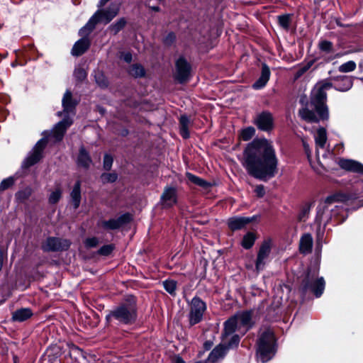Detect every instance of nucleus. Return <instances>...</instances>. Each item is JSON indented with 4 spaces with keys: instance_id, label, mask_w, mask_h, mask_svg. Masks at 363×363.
I'll return each mask as SVG.
<instances>
[{
    "instance_id": "obj_1",
    "label": "nucleus",
    "mask_w": 363,
    "mask_h": 363,
    "mask_svg": "<svg viewBox=\"0 0 363 363\" xmlns=\"http://www.w3.org/2000/svg\"><path fill=\"white\" fill-rule=\"evenodd\" d=\"M242 165L250 175L259 180L274 177L278 159L272 142L265 138L253 140L244 151Z\"/></svg>"
},
{
    "instance_id": "obj_2",
    "label": "nucleus",
    "mask_w": 363,
    "mask_h": 363,
    "mask_svg": "<svg viewBox=\"0 0 363 363\" xmlns=\"http://www.w3.org/2000/svg\"><path fill=\"white\" fill-rule=\"evenodd\" d=\"M363 196V182L358 181L352 186L349 194L340 192L328 196L318 207L316 221L319 225H326L333 220L335 224L342 223L345 220L344 212L337 204L349 200L357 199Z\"/></svg>"
},
{
    "instance_id": "obj_3",
    "label": "nucleus",
    "mask_w": 363,
    "mask_h": 363,
    "mask_svg": "<svg viewBox=\"0 0 363 363\" xmlns=\"http://www.w3.org/2000/svg\"><path fill=\"white\" fill-rule=\"evenodd\" d=\"M252 313L250 311H242L232 316L224 324V331L222 335V343L227 344L228 350L237 347L240 342L238 335H234L238 332L244 335L252 327Z\"/></svg>"
},
{
    "instance_id": "obj_4",
    "label": "nucleus",
    "mask_w": 363,
    "mask_h": 363,
    "mask_svg": "<svg viewBox=\"0 0 363 363\" xmlns=\"http://www.w3.org/2000/svg\"><path fill=\"white\" fill-rule=\"evenodd\" d=\"M314 138L316 148L317 164L311 161V151L309 146L305 143H303V146L312 168L317 172L321 173L322 169H326L328 166L327 160L332 158L333 153L328 150L327 133L324 128H320L318 129L314 135Z\"/></svg>"
},
{
    "instance_id": "obj_5",
    "label": "nucleus",
    "mask_w": 363,
    "mask_h": 363,
    "mask_svg": "<svg viewBox=\"0 0 363 363\" xmlns=\"http://www.w3.org/2000/svg\"><path fill=\"white\" fill-rule=\"evenodd\" d=\"M333 87V84L327 80H323L315 86L311 93V104L314 106L319 118L327 120L329 118L327 100V91Z\"/></svg>"
},
{
    "instance_id": "obj_6",
    "label": "nucleus",
    "mask_w": 363,
    "mask_h": 363,
    "mask_svg": "<svg viewBox=\"0 0 363 363\" xmlns=\"http://www.w3.org/2000/svg\"><path fill=\"white\" fill-rule=\"evenodd\" d=\"M137 318L136 303L133 297H130L127 302L111 311L106 315L107 321L113 319L123 324L133 323Z\"/></svg>"
},
{
    "instance_id": "obj_7",
    "label": "nucleus",
    "mask_w": 363,
    "mask_h": 363,
    "mask_svg": "<svg viewBox=\"0 0 363 363\" xmlns=\"http://www.w3.org/2000/svg\"><path fill=\"white\" fill-rule=\"evenodd\" d=\"M119 4H112L106 10H98L79 31V35H89L97 23H108L118 13Z\"/></svg>"
},
{
    "instance_id": "obj_8",
    "label": "nucleus",
    "mask_w": 363,
    "mask_h": 363,
    "mask_svg": "<svg viewBox=\"0 0 363 363\" xmlns=\"http://www.w3.org/2000/svg\"><path fill=\"white\" fill-rule=\"evenodd\" d=\"M257 359L262 363L270 360L275 354V338L270 329H266L258 340Z\"/></svg>"
},
{
    "instance_id": "obj_9",
    "label": "nucleus",
    "mask_w": 363,
    "mask_h": 363,
    "mask_svg": "<svg viewBox=\"0 0 363 363\" xmlns=\"http://www.w3.org/2000/svg\"><path fill=\"white\" fill-rule=\"evenodd\" d=\"M301 287L304 292L311 290L316 297H319L324 291L325 281L323 277L315 279L314 275L308 274L303 281Z\"/></svg>"
},
{
    "instance_id": "obj_10",
    "label": "nucleus",
    "mask_w": 363,
    "mask_h": 363,
    "mask_svg": "<svg viewBox=\"0 0 363 363\" xmlns=\"http://www.w3.org/2000/svg\"><path fill=\"white\" fill-rule=\"evenodd\" d=\"M206 310V305L199 297L192 298L190 303L189 311V323L191 325H195L199 323L202 318L205 311Z\"/></svg>"
},
{
    "instance_id": "obj_11",
    "label": "nucleus",
    "mask_w": 363,
    "mask_h": 363,
    "mask_svg": "<svg viewBox=\"0 0 363 363\" xmlns=\"http://www.w3.org/2000/svg\"><path fill=\"white\" fill-rule=\"evenodd\" d=\"M47 143L45 138L40 139L23 162V167L28 168L37 163L42 157L43 150Z\"/></svg>"
},
{
    "instance_id": "obj_12",
    "label": "nucleus",
    "mask_w": 363,
    "mask_h": 363,
    "mask_svg": "<svg viewBox=\"0 0 363 363\" xmlns=\"http://www.w3.org/2000/svg\"><path fill=\"white\" fill-rule=\"evenodd\" d=\"M272 249L271 240H264L258 251L257 257L255 262V269L257 272L262 270L269 257Z\"/></svg>"
},
{
    "instance_id": "obj_13",
    "label": "nucleus",
    "mask_w": 363,
    "mask_h": 363,
    "mask_svg": "<svg viewBox=\"0 0 363 363\" xmlns=\"http://www.w3.org/2000/svg\"><path fill=\"white\" fill-rule=\"evenodd\" d=\"M69 245L70 242L68 240L49 238L46 240L42 247L44 251H60L67 250Z\"/></svg>"
},
{
    "instance_id": "obj_14",
    "label": "nucleus",
    "mask_w": 363,
    "mask_h": 363,
    "mask_svg": "<svg viewBox=\"0 0 363 363\" xmlns=\"http://www.w3.org/2000/svg\"><path fill=\"white\" fill-rule=\"evenodd\" d=\"M175 77L181 83L186 82L190 75L191 66L183 57L176 61Z\"/></svg>"
},
{
    "instance_id": "obj_15",
    "label": "nucleus",
    "mask_w": 363,
    "mask_h": 363,
    "mask_svg": "<svg viewBox=\"0 0 363 363\" xmlns=\"http://www.w3.org/2000/svg\"><path fill=\"white\" fill-rule=\"evenodd\" d=\"M160 202L164 208L175 205L177 202V189L174 187L166 186L161 195Z\"/></svg>"
},
{
    "instance_id": "obj_16",
    "label": "nucleus",
    "mask_w": 363,
    "mask_h": 363,
    "mask_svg": "<svg viewBox=\"0 0 363 363\" xmlns=\"http://www.w3.org/2000/svg\"><path fill=\"white\" fill-rule=\"evenodd\" d=\"M255 124L259 129L269 131L273 128V118L269 112L264 111L259 114L255 120Z\"/></svg>"
},
{
    "instance_id": "obj_17",
    "label": "nucleus",
    "mask_w": 363,
    "mask_h": 363,
    "mask_svg": "<svg viewBox=\"0 0 363 363\" xmlns=\"http://www.w3.org/2000/svg\"><path fill=\"white\" fill-rule=\"evenodd\" d=\"M72 123V121L69 117H65L55 126L50 136L53 138L55 141L61 140L67 128L69 127Z\"/></svg>"
},
{
    "instance_id": "obj_18",
    "label": "nucleus",
    "mask_w": 363,
    "mask_h": 363,
    "mask_svg": "<svg viewBox=\"0 0 363 363\" xmlns=\"http://www.w3.org/2000/svg\"><path fill=\"white\" fill-rule=\"evenodd\" d=\"M130 220L131 216L129 213H125L120 216L117 218H113L107 221H104L102 223V226L106 229L115 230L129 223Z\"/></svg>"
},
{
    "instance_id": "obj_19",
    "label": "nucleus",
    "mask_w": 363,
    "mask_h": 363,
    "mask_svg": "<svg viewBox=\"0 0 363 363\" xmlns=\"http://www.w3.org/2000/svg\"><path fill=\"white\" fill-rule=\"evenodd\" d=\"M337 164L343 169L359 173L363 175V164L357 161L348 159H340Z\"/></svg>"
},
{
    "instance_id": "obj_20",
    "label": "nucleus",
    "mask_w": 363,
    "mask_h": 363,
    "mask_svg": "<svg viewBox=\"0 0 363 363\" xmlns=\"http://www.w3.org/2000/svg\"><path fill=\"white\" fill-rule=\"evenodd\" d=\"M82 39L75 43L72 49V54L74 56H79L82 55L89 47L90 42L87 38L88 35H81Z\"/></svg>"
},
{
    "instance_id": "obj_21",
    "label": "nucleus",
    "mask_w": 363,
    "mask_h": 363,
    "mask_svg": "<svg viewBox=\"0 0 363 363\" xmlns=\"http://www.w3.org/2000/svg\"><path fill=\"white\" fill-rule=\"evenodd\" d=\"M252 219L245 217H233L228 219V225L230 230H238L243 228Z\"/></svg>"
},
{
    "instance_id": "obj_22",
    "label": "nucleus",
    "mask_w": 363,
    "mask_h": 363,
    "mask_svg": "<svg viewBox=\"0 0 363 363\" xmlns=\"http://www.w3.org/2000/svg\"><path fill=\"white\" fill-rule=\"evenodd\" d=\"M270 77V70L269 67L264 64L262 68L261 75L259 79L253 84L252 86L255 89L263 88L269 81Z\"/></svg>"
},
{
    "instance_id": "obj_23",
    "label": "nucleus",
    "mask_w": 363,
    "mask_h": 363,
    "mask_svg": "<svg viewBox=\"0 0 363 363\" xmlns=\"http://www.w3.org/2000/svg\"><path fill=\"white\" fill-rule=\"evenodd\" d=\"M333 80L340 81V84L335 86V89L339 91H347L353 85V80L351 77L348 76H339L333 77Z\"/></svg>"
},
{
    "instance_id": "obj_24",
    "label": "nucleus",
    "mask_w": 363,
    "mask_h": 363,
    "mask_svg": "<svg viewBox=\"0 0 363 363\" xmlns=\"http://www.w3.org/2000/svg\"><path fill=\"white\" fill-rule=\"evenodd\" d=\"M228 348L221 343L211 351L208 355V360L213 363L216 362L225 357Z\"/></svg>"
},
{
    "instance_id": "obj_25",
    "label": "nucleus",
    "mask_w": 363,
    "mask_h": 363,
    "mask_svg": "<svg viewBox=\"0 0 363 363\" xmlns=\"http://www.w3.org/2000/svg\"><path fill=\"white\" fill-rule=\"evenodd\" d=\"M313 238L309 233L303 235L300 239L299 250L303 254H308L311 252L313 247Z\"/></svg>"
},
{
    "instance_id": "obj_26",
    "label": "nucleus",
    "mask_w": 363,
    "mask_h": 363,
    "mask_svg": "<svg viewBox=\"0 0 363 363\" xmlns=\"http://www.w3.org/2000/svg\"><path fill=\"white\" fill-rule=\"evenodd\" d=\"M62 106L63 111L68 114L69 113H73L74 109L76 106V102L74 101L72 99V93L69 91H66L62 98Z\"/></svg>"
},
{
    "instance_id": "obj_27",
    "label": "nucleus",
    "mask_w": 363,
    "mask_h": 363,
    "mask_svg": "<svg viewBox=\"0 0 363 363\" xmlns=\"http://www.w3.org/2000/svg\"><path fill=\"white\" fill-rule=\"evenodd\" d=\"M33 315L31 310L28 308H23L13 312L12 320L17 322H23Z\"/></svg>"
},
{
    "instance_id": "obj_28",
    "label": "nucleus",
    "mask_w": 363,
    "mask_h": 363,
    "mask_svg": "<svg viewBox=\"0 0 363 363\" xmlns=\"http://www.w3.org/2000/svg\"><path fill=\"white\" fill-rule=\"evenodd\" d=\"M81 184L79 181H77L71 193H70V197H71V203L72 204L74 208L77 209L81 202V190H80Z\"/></svg>"
},
{
    "instance_id": "obj_29",
    "label": "nucleus",
    "mask_w": 363,
    "mask_h": 363,
    "mask_svg": "<svg viewBox=\"0 0 363 363\" xmlns=\"http://www.w3.org/2000/svg\"><path fill=\"white\" fill-rule=\"evenodd\" d=\"M91 163L89 153L82 147L77 157V164L84 168H88Z\"/></svg>"
},
{
    "instance_id": "obj_30",
    "label": "nucleus",
    "mask_w": 363,
    "mask_h": 363,
    "mask_svg": "<svg viewBox=\"0 0 363 363\" xmlns=\"http://www.w3.org/2000/svg\"><path fill=\"white\" fill-rule=\"evenodd\" d=\"M299 116L307 122L314 123L319 121V118L316 116L315 113L306 108H303L299 110Z\"/></svg>"
},
{
    "instance_id": "obj_31",
    "label": "nucleus",
    "mask_w": 363,
    "mask_h": 363,
    "mask_svg": "<svg viewBox=\"0 0 363 363\" xmlns=\"http://www.w3.org/2000/svg\"><path fill=\"white\" fill-rule=\"evenodd\" d=\"M180 133L184 138H188L189 137V125L190 123L189 118L186 116H182L180 117Z\"/></svg>"
},
{
    "instance_id": "obj_32",
    "label": "nucleus",
    "mask_w": 363,
    "mask_h": 363,
    "mask_svg": "<svg viewBox=\"0 0 363 363\" xmlns=\"http://www.w3.org/2000/svg\"><path fill=\"white\" fill-rule=\"evenodd\" d=\"M255 240H256V237L254 233H250V232L247 233L243 237V239L242 241V246L245 249H250L253 246V245L255 242Z\"/></svg>"
},
{
    "instance_id": "obj_33",
    "label": "nucleus",
    "mask_w": 363,
    "mask_h": 363,
    "mask_svg": "<svg viewBox=\"0 0 363 363\" xmlns=\"http://www.w3.org/2000/svg\"><path fill=\"white\" fill-rule=\"evenodd\" d=\"M186 176L189 181L199 186L206 188L209 186V184L206 182L205 180L201 179L200 177L196 175H194L190 172H186Z\"/></svg>"
},
{
    "instance_id": "obj_34",
    "label": "nucleus",
    "mask_w": 363,
    "mask_h": 363,
    "mask_svg": "<svg viewBox=\"0 0 363 363\" xmlns=\"http://www.w3.org/2000/svg\"><path fill=\"white\" fill-rule=\"evenodd\" d=\"M125 19L124 18H121L118 19L116 23L111 24L108 29L113 34L116 35L125 27Z\"/></svg>"
},
{
    "instance_id": "obj_35",
    "label": "nucleus",
    "mask_w": 363,
    "mask_h": 363,
    "mask_svg": "<svg viewBox=\"0 0 363 363\" xmlns=\"http://www.w3.org/2000/svg\"><path fill=\"white\" fill-rule=\"evenodd\" d=\"M356 69V63L354 61H348L343 63L338 67L340 72L347 73L354 71Z\"/></svg>"
},
{
    "instance_id": "obj_36",
    "label": "nucleus",
    "mask_w": 363,
    "mask_h": 363,
    "mask_svg": "<svg viewBox=\"0 0 363 363\" xmlns=\"http://www.w3.org/2000/svg\"><path fill=\"white\" fill-rule=\"evenodd\" d=\"M129 73L135 77H140L145 74V70L141 65L135 64L130 68Z\"/></svg>"
},
{
    "instance_id": "obj_37",
    "label": "nucleus",
    "mask_w": 363,
    "mask_h": 363,
    "mask_svg": "<svg viewBox=\"0 0 363 363\" xmlns=\"http://www.w3.org/2000/svg\"><path fill=\"white\" fill-rule=\"evenodd\" d=\"M62 196V190L57 187L55 190L52 191L48 198V201L51 204L57 203Z\"/></svg>"
},
{
    "instance_id": "obj_38",
    "label": "nucleus",
    "mask_w": 363,
    "mask_h": 363,
    "mask_svg": "<svg viewBox=\"0 0 363 363\" xmlns=\"http://www.w3.org/2000/svg\"><path fill=\"white\" fill-rule=\"evenodd\" d=\"M255 130L252 127H248L247 128L243 129L240 133V137L241 138L247 141L250 140L253 135H255Z\"/></svg>"
},
{
    "instance_id": "obj_39",
    "label": "nucleus",
    "mask_w": 363,
    "mask_h": 363,
    "mask_svg": "<svg viewBox=\"0 0 363 363\" xmlns=\"http://www.w3.org/2000/svg\"><path fill=\"white\" fill-rule=\"evenodd\" d=\"M279 25L284 29H288L290 26L291 16L289 14L279 16L278 17Z\"/></svg>"
},
{
    "instance_id": "obj_40",
    "label": "nucleus",
    "mask_w": 363,
    "mask_h": 363,
    "mask_svg": "<svg viewBox=\"0 0 363 363\" xmlns=\"http://www.w3.org/2000/svg\"><path fill=\"white\" fill-rule=\"evenodd\" d=\"M163 286L165 290L170 294H173L176 290V281L173 280H167L163 282Z\"/></svg>"
},
{
    "instance_id": "obj_41",
    "label": "nucleus",
    "mask_w": 363,
    "mask_h": 363,
    "mask_svg": "<svg viewBox=\"0 0 363 363\" xmlns=\"http://www.w3.org/2000/svg\"><path fill=\"white\" fill-rule=\"evenodd\" d=\"M15 182V179L13 177H9L6 179H4L1 183H0V191H4L11 186Z\"/></svg>"
},
{
    "instance_id": "obj_42",
    "label": "nucleus",
    "mask_w": 363,
    "mask_h": 363,
    "mask_svg": "<svg viewBox=\"0 0 363 363\" xmlns=\"http://www.w3.org/2000/svg\"><path fill=\"white\" fill-rule=\"evenodd\" d=\"M117 174L116 173H104L101 175V178L103 183H112L117 179Z\"/></svg>"
},
{
    "instance_id": "obj_43",
    "label": "nucleus",
    "mask_w": 363,
    "mask_h": 363,
    "mask_svg": "<svg viewBox=\"0 0 363 363\" xmlns=\"http://www.w3.org/2000/svg\"><path fill=\"white\" fill-rule=\"evenodd\" d=\"M319 48L322 51L330 52L333 50V44L328 40H323L319 43Z\"/></svg>"
},
{
    "instance_id": "obj_44",
    "label": "nucleus",
    "mask_w": 363,
    "mask_h": 363,
    "mask_svg": "<svg viewBox=\"0 0 363 363\" xmlns=\"http://www.w3.org/2000/svg\"><path fill=\"white\" fill-rule=\"evenodd\" d=\"M95 78L96 83L100 86L104 87L108 85V82L102 74L99 73L98 75H96Z\"/></svg>"
},
{
    "instance_id": "obj_45",
    "label": "nucleus",
    "mask_w": 363,
    "mask_h": 363,
    "mask_svg": "<svg viewBox=\"0 0 363 363\" xmlns=\"http://www.w3.org/2000/svg\"><path fill=\"white\" fill-rule=\"evenodd\" d=\"M113 164V158L108 155H105L104 158V167L106 170H109L111 168Z\"/></svg>"
},
{
    "instance_id": "obj_46",
    "label": "nucleus",
    "mask_w": 363,
    "mask_h": 363,
    "mask_svg": "<svg viewBox=\"0 0 363 363\" xmlns=\"http://www.w3.org/2000/svg\"><path fill=\"white\" fill-rule=\"evenodd\" d=\"M310 208L306 206L304 207L298 215V219L299 221H305L308 218Z\"/></svg>"
},
{
    "instance_id": "obj_47",
    "label": "nucleus",
    "mask_w": 363,
    "mask_h": 363,
    "mask_svg": "<svg viewBox=\"0 0 363 363\" xmlns=\"http://www.w3.org/2000/svg\"><path fill=\"white\" fill-rule=\"evenodd\" d=\"M113 250V246L111 245H107L101 247L99 250V253L102 255H108Z\"/></svg>"
},
{
    "instance_id": "obj_48",
    "label": "nucleus",
    "mask_w": 363,
    "mask_h": 363,
    "mask_svg": "<svg viewBox=\"0 0 363 363\" xmlns=\"http://www.w3.org/2000/svg\"><path fill=\"white\" fill-rule=\"evenodd\" d=\"M74 76L79 80H83L86 77L85 70L82 68H77L74 70Z\"/></svg>"
},
{
    "instance_id": "obj_49",
    "label": "nucleus",
    "mask_w": 363,
    "mask_h": 363,
    "mask_svg": "<svg viewBox=\"0 0 363 363\" xmlns=\"http://www.w3.org/2000/svg\"><path fill=\"white\" fill-rule=\"evenodd\" d=\"M30 193H31L30 189H26L24 191H18L16 194V196L18 199H24L28 197L30 195Z\"/></svg>"
},
{
    "instance_id": "obj_50",
    "label": "nucleus",
    "mask_w": 363,
    "mask_h": 363,
    "mask_svg": "<svg viewBox=\"0 0 363 363\" xmlns=\"http://www.w3.org/2000/svg\"><path fill=\"white\" fill-rule=\"evenodd\" d=\"M99 242L96 238H88L85 241V244L89 247H94L98 245Z\"/></svg>"
},
{
    "instance_id": "obj_51",
    "label": "nucleus",
    "mask_w": 363,
    "mask_h": 363,
    "mask_svg": "<svg viewBox=\"0 0 363 363\" xmlns=\"http://www.w3.org/2000/svg\"><path fill=\"white\" fill-rule=\"evenodd\" d=\"M255 191L258 197H263L265 194V190L263 185H257L255 187Z\"/></svg>"
},
{
    "instance_id": "obj_52",
    "label": "nucleus",
    "mask_w": 363,
    "mask_h": 363,
    "mask_svg": "<svg viewBox=\"0 0 363 363\" xmlns=\"http://www.w3.org/2000/svg\"><path fill=\"white\" fill-rule=\"evenodd\" d=\"M122 57L126 62H130L132 60V55L130 52L123 53Z\"/></svg>"
},
{
    "instance_id": "obj_53",
    "label": "nucleus",
    "mask_w": 363,
    "mask_h": 363,
    "mask_svg": "<svg viewBox=\"0 0 363 363\" xmlns=\"http://www.w3.org/2000/svg\"><path fill=\"white\" fill-rule=\"evenodd\" d=\"M174 38H175V35L174 33H169L168 35L165 38V43H172V42H173Z\"/></svg>"
},
{
    "instance_id": "obj_54",
    "label": "nucleus",
    "mask_w": 363,
    "mask_h": 363,
    "mask_svg": "<svg viewBox=\"0 0 363 363\" xmlns=\"http://www.w3.org/2000/svg\"><path fill=\"white\" fill-rule=\"evenodd\" d=\"M109 0H100L99 6L101 7L103 6L106 2H108Z\"/></svg>"
},
{
    "instance_id": "obj_55",
    "label": "nucleus",
    "mask_w": 363,
    "mask_h": 363,
    "mask_svg": "<svg viewBox=\"0 0 363 363\" xmlns=\"http://www.w3.org/2000/svg\"><path fill=\"white\" fill-rule=\"evenodd\" d=\"M177 363H184V361L182 358H178Z\"/></svg>"
},
{
    "instance_id": "obj_56",
    "label": "nucleus",
    "mask_w": 363,
    "mask_h": 363,
    "mask_svg": "<svg viewBox=\"0 0 363 363\" xmlns=\"http://www.w3.org/2000/svg\"><path fill=\"white\" fill-rule=\"evenodd\" d=\"M152 9L157 11H159V7H152Z\"/></svg>"
},
{
    "instance_id": "obj_57",
    "label": "nucleus",
    "mask_w": 363,
    "mask_h": 363,
    "mask_svg": "<svg viewBox=\"0 0 363 363\" xmlns=\"http://www.w3.org/2000/svg\"><path fill=\"white\" fill-rule=\"evenodd\" d=\"M359 79H360V80L362 82V83H363V77L360 78Z\"/></svg>"
},
{
    "instance_id": "obj_58",
    "label": "nucleus",
    "mask_w": 363,
    "mask_h": 363,
    "mask_svg": "<svg viewBox=\"0 0 363 363\" xmlns=\"http://www.w3.org/2000/svg\"><path fill=\"white\" fill-rule=\"evenodd\" d=\"M362 203H361V206H363V201H361Z\"/></svg>"
}]
</instances>
